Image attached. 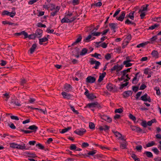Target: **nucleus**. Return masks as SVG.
<instances>
[{"instance_id": "55", "label": "nucleus", "mask_w": 161, "mask_h": 161, "mask_svg": "<svg viewBox=\"0 0 161 161\" xmlns=\"http://www.w3.org/2000/svg\"><path fill=\"white\" fill-rule=\"evenodd\" d=\"M70 107L71 110L75 114H79V112H78V111L77 110H75L73 106H70Z\"/></svg>"}, {"instance_id": "4", "label": "nucleus", "mask_w": 161, "mask_h": 161, "mask_svg": "<svg viewBox=\"0 0 161 161\" xmlns=\"http://www.w3.org/2000/svg\"><path fill=\"white\" fill-rule=\"evenodd\" d=\"M112 132L114 133L116 137H117L119 139L121 140H125L124 136H123L119 132L117 131H115L114 130H112Z\"/></svg>"}, {"instance_id": "25", "label": "nucleus", "mask_w": 161, "mask_h": 161, "mask_svg": "<svg viewBox=\"0 0 161 161\" xmlns=\"http://www.w3.org/2000/svg\"><path fill=\"white\" fill-rule=\"evenodd\" d=\"M36 47V44H34L32 46L30 49V52L31 54L32 53L35 51Z\"/></svg>"}, {"instance_id": "7", "label": "nucleus", "mask_w": 161, "mask_h": 161, "mask_svg": "<svg viewBox=\"0 0 161 161\" xmlns=\"http://www.w3.org/2000/svg\"><path fill=\"white\" fill-rule=\"evenodd\" d=\"M96 78L92 76H88L86 79V82L88 83H93L96 81Z\"/></svg>"}, {"instance_id": "52", "label": "nucleus", "mask_w": 161, "mask_h": 161, "mask_svg": "<svg viewBox=\"0 0 161 161\" xmlns=\"http://www.w3.org/2000/svg\"><path fill=\"white\" fill-rule=\"evenodd\" d=\"M105 58L107 60H108L111 58V55L110 53H107L105 56Z\"/></svg>"}, {"instance_id": "39", "label": "nucleus", "mask_w": 161, "mask_h": 161, "mask_svg": "<svg viewBox=\"0 0 161 161\" xmlns=\"http://www.w3.org/2000/svg\"><path fill=\"white\" fill-rule=\"evenodd\" d=\"M125 82L126 83H125L122 84L120 85L119 88V89H120L121 90L124 87L128 85L129 84V82L127 81Z\"/></svg>"}, {"instance_id": "45", "label": "nucleus", "mask_w": 161, "mask_h": 161, "mask_svg": "<svg viewBox=\"0 0 161 161\" xmlns=\"http://www.w3.org/2000/svg\"><path fill=\"white\" fill-rule=\"evenodd\" d=\"M96 150H93L89 152V153H87V154L88 155H92L93 156L94 154H96Z\"/></svg>"}, {"instance_id": "51", "label": "nucleus", "mask_w": 161, "mask_h": 161, "mask_svg": "<svg viewBox=\"0 0 161 161\" xmlns=\"http://www.w3.org/2000/svg\"><path fill=\"white\" fill-rule=\"evenodd\" d=\"M36 146L41 149H43L44 148V147L40 143L36 144Z\"/></svg>"}, {"instance_id": "36", "label": "nucleus", "mask_w": 161, "mask_h": 161, "mask_svg": "<svg viewBox=\"0 0 161 161\" xmlns=\"http://www.w3.org/2000/svg\"><path fill=\"white\" fill-rule=\"evenodd\" d=\"M89 128L91 129H94L95 128V125L92 122H90L89 123Z\"/></svg>"}, {"instance_id": "22", "label": "nucleus", "mask_w": 161, "mask_h": 161, "mask_svg": "<svg viewBox=\"0 0 161 161\" xmlns=\"http://www.w3.org/2000/svg\"><path fill=\"white\" fill-rule=\"evenodd\" d=\"M106 75V72H104L101 74L99 76V79L98 80V82L99 83L102 81L103 79V78Z\"/></svg>"}, {"instance_id": "27", "label": "nucleus", "mask_w": 161, "mask_h": 161, "mask_svg": "<svg viewBox=\"0 0 161 161\" xmlns=\"http://www.w3.org/2000/svg\"><path fill=\"white\" fill-rule=\"evenodd\" d=\"M109 26L111 30H113L114 32H115V30L116 29V25L114 23H110L109 24Z\"/></svg>"}, {"instance_id": "61", "label": "nucleus", "mask_w": 161, "mask_h": 161, "mask_svg": "<svg viewBox=\"0 0 161 161\" xmlns=\"http://www.w3.org/2000/svg\"><path fill=\"white\" fill-rule=\"evenodd\" d=\"M138 89L139 87L138 86H132V90L135 92H136L138 91Z\"/></svg>"}, {"instance_id": "15", "label": "nucleus", "mask_w": 161, "mask_h": 161, "mask_svg": "<svg viewBox=\"0 0 161 161\" xmlns=\"http://www.w3.org/2000/svg\"><path fill=\"white\" fill-rule=\"evenodd\" d=\"M130 128L132 130H136L137 132H141L142 131V129L140 128L135 126H131Z\"/></svg>"}, {"instance_id": "3", "label": "nucleus", "mask_w": 161, "mask_h": 161, "mask_svg": "<svg viewBox=\"0 0 161 161\" xmlns=\"http://www.w3.org/2000/svg\"><path fill=\"white\" fill-rule=\"evenodd\" d=\"M90 63L91 64H95V66H94L93 68L95 69H98V67L100 64V63L99 62L95 60L93 58H91L90 59Z\"/></svg>"}, {"instance_id": "24", "label": "nucleus", "mask_w": 161, "mask_h": 161, "mask_svg": "<svg viewBox=\"0 0 161 161\" xmlns=\"http://www.w3.org/2000/svg\"><path fill=\"white\" fill-rule=\"evenodd\" d=\"M123 141V143H120V147L122 149H126V143L127 142L125 141V139Z\"/></svg>"}, {"instance_id": "28", "label": "nucleus", "mask_w": 161, "mask_h": 161, "mask_svg": "<svg viewBox=\"0 0 161 161\" xmlns=\"http://www.w3.org/2000/svg\"><path fill=\"white\" fill-rule=\"evenodd\" d=\"M48 40L47 38L46 37H43L42 38L39 39V43L40 45L42 44V42L47 41Z\"/></svg>"}, {"instance_id": "1", "label": "nucleus", "mask_w": 161, "mask_h": 161, "mask_svg": "<svg viewBox=\"0 0 161 161\" xmlns=\"http://www.w3.org/2000/svg\"><path fill=\"white\" fill-rule=\"evenodd\" d=\"M23 145V146H21L14 143H12L10 144V147L12 148H16L20 149H26L25 147V144H24Z\"/></svg>"}, {"instance_id": "34", "label": "nucleus", "mask_w": 161, "mask_h": 161, "mask_svg": "<svg viewBox=\"0 0 161 161\" xmlns=\"http://www.w3.org/2000/svg\"><path fill=\"white\" fill-rule=\"evenodd\" d=\"M151 54L153 57L156 58L158 56V53L157 51L153 50Z\"/></svg>"}, {"instance_id": "19", "label": "nucleus", "mask_w": 161, "mask_h": 161, "mask_svg": "<svg viewBox=\"0 0 161 161\" xmlns=\"http://www.w3.org/2000/svg\"><path fill=\"white\" fill-rule=\"evenodd\" d=\"M109 129V127L107 125H105L103 126H100L99 127V129L101 131L104 130L106 131L108 130Z\"/></svg>"}, {"instance_id": "10", "label": "nucleus", "mask_w": 161, "mask_h": 161, "mask_svg": "<svg viewBox=\"0 0 161 161\" xmlns=\"http://www.w3.org/2000/svg\"><path fill=\"white\" fill-rule=\"evenodd\" d=\"M144 73L146 75H148L147 78H149L151 77V75L153 74V72L151 71L149 69L147 68L145 69Z\"/></svg>"}, {"instance_id": "53", "label": "nucleus", "mask_w": 161, "mask_h": 161, "mask_svg": "<svg viewBox=\"0 0 161 161\" xmlns=\"http://www.w3.org/2000/svg\"><path fill=\"white\" fill-rule=\"evenodd\" d=\"M141 125L143 127L146 128L147 127V124L146 121H143L141 123Z\"/></svg>"}, {"instance_id": "21", "label": "nucleus", "mask_w": 161, "mask_h": 161, "mask_svg": "<svg viewBox=\"0 0 161 161\" xmlns=\"http://www.w3.org/2000/svg\"><path fill=\"white\" fill-rule=\"evenodd\" d=\"M71 86L69 84H66L64 87V91L67 92H69L71 90Z\"/></svg>"}, {"instance_id": "50", "label": "nucleus", "mask_w": 161, "mask_h": 161, "mask_svg": "<svg viewBox=\"0 0 161 161\" xmlns=\"http://www.w3.org/2000/svg\"><path fill=\"white\" fill-rule=\"evenodd\" d=\"M125 24H131L132 25H135V23L132 22L131 21H130L128 19H127V20L125 21Z\"/></svg>"}, {"instance_id": "23", "label": "nucleus", "mask_w": 161, "mask_h": 161, "mask_svg": "<svg viewBox=\"0 0 161 161\" xmlns=\"http://www.w3.org/2000/svg\"><path fill=\"white\" fill-rule=\"evenodd\" d=\"M28 129L33 130L34 132H36L38 129V127L35 125H33L29 126Z\"/></svg>"}, {"instance_id": "9", "label": "nucleus", "mask_w": 161, "mask_h": 161, "mask_svg": "<svg viewBox=\"0 0 161 161\" xmlns=\"http://www.w3.org/2000/svg\"><path fill=\"white\" fill-rule=\"evenodd\" d=\"M100 116L101 118L107 121L108 122L110 123L112 122V119L110 117L105 115H100Z\"/></svg>"}, {"instance_id": "40", "label": "nucleus", "mask_w": 161, "mask_h": 161, "mask_svg": "<svg viewBox=\"0 0 161 161\" xmlns=\"http://www.w3.org/2000/svg\"><path fill=\"white\" fill-rule=\"evenodd\" d=\"M71 127H68L67 128L63 129L62 130V131L60 132L61 133L63 134L67 131L71 129Z\"/></svg>"}, {"instance_id": "30", "label": "nucleus", "mask_w": 161, "mask_h": 161, "mask_svg": "<svg viewBox=\"0 0 161 161\" xmlns=\"http://www.w3.org/2000/svg\"><path fill=\"white\" fill-rule=\"evenodd\" d=\"M129 61H124L123 64L124 65H125V66L127 67L131 66L132 65V64L130 63Z\"/></svg>"}, {"instance_id": "63", "label": "nucleus", "mask_w": 161, "mask_h": 161, "mask_svg": "<svg viewBox=\"0 0 161 161\" xmlns=\"http://www.w3.org/2000/svg\"><path fill=\"white\" fill-rule=\"evenodd\" d=\"M147 44V43H140L136 47H137V48H140L141 47H143L144 46H145V45H146V44Z\"/></svg>"}, {"instance_id": "5", "label": "nucleus", "mask_w": 161, "mask_h": 161, "mask_svg": "<svg viewBox=\"0 0 161 161\" xmlns=\"http://www.w3.org/2000/svg\"><path fill=\"white\" fill-rule=\"evenodd\" d=\"M87 106L88 107L90 108L94 107H96L99 108H101L100 104H99L97 102L88 103Z\"/></svg>"}, {"instance_id": "59", "label": "nucleus", "mask_w": 161, "mask_h": 161, "mask_svg": "<svg viewBox=\"0 0 161 161\" xmlns=\"http://www.w3.org/2000/svg\"><path fill=\"white\" fill-rule=\"evenodd\" d=\"M56 7L53 4H51V7H50V10L51 11H53L54 10H55L56 9Z\"/></svg>"}, {"instance_id": "62", "label": "nucleus", "mask_w": 161, "mask_h": 161, "mask_svg": "<svg viewBox=\"0 0 161 161\" xmlns=\"http://www.w3.org/2000/svg\"><path fill=\"white\" fill-rule=\"evenodd\" d=\"M93 5L96 7H100L102 5V3L100 2H99L97 3H94Z\"/></svg>"}, {"instance_id": "54", "label": "nucleus", "mask_w": 161, "mask_h": 161, "mask_svg": "<svg viewBox=\"0 0 161 161\" xmlns=\"http://www.w3.org/2000/svg\"><path fill=\"white\" fill-rule=\"evenodd\" d=\"M92 36V34L89 35L84 40V41H85L86 42H87L88 41L91 39Z\"/></svg>"}, {"instance_id": "48", "label": "nucleus", "mask_w": 161, "mask_h": 161, "mask_svg": "<svg viewBox=\"0 0 161 161\" xmlns=\"http://www.w3.org/2000/svg\"><path fill=\"white\" fill-rule=\"evenodd\" d=\"M129 117L130 119L134 121H135L136 120V118L135 116L132 115L131 114H130Z\"/></svg>"}, {"instance_id": "57", "label": "nucleus", "mask_w": 161, "mask_h": 161, "mask_svg": "<svg viewBox=\"0 0 161 161\" xmlns=\"http://www.w3.org/2000/svg\"><path fill=\"white\" fill-rule=\"evenodd\" d=\"M76 147L75 144H71L70 147V149L71 150H75L76 148Z\"/></svg>"}, {"instance_id": "6", "label": "nucleus", "mask_w": 161, "mask_h": 161, "mask_svg": "<svg viewBox=\"0 0 161 161\" xmlns=\"http://www.w3.org/2000/svg\"><path fill=\"white\" fill-rule=\"evenodd\" d=\"M141 99L144 101H148L149 102H151V99L150 96H148L147 93L141 96Z\"/></svg>"}, {"instance_id": "2", "label": "nucleus", "mask_w": 161, "mask_h": 161, "mask_svg": "<svg viewBox=\"0 0 161 161\" xmlns=\"http://www.w3.org/2000/svg\"><path fill=\"white\" fill-rule=\"evenodd\" d=\"M123 67V65L122 64L119 65L118 64H116L111 68V71H113L116 70V71L118 72L121 70Z\"/></svg>"}, {"instance_id": "44", "label": "nucleus", "mask_w": 161, "mask_h": 161, "mask_svg": "<svg viewBox=\"0 0 161 161\" xmlns=\"http://www.w3.org/2000/svg\"><path fill=\"white\" fill-rule=\"evenodd\" d=\"M154 89L156 91V94L157 95H159L160 94V92L159 87H155L154 88Z\"/></svg>"}, {"instance_id": "47", "label": "nucleus", "mask_w": 161, "mask_h": 161, "mask_svg": "<svg viewBox=\"0 0 161 161\" xmlns=\"http://www.w3.org/2000/svg\"><path fill=\"white\" fill-rule=\"evenodd\" d=\"M11 103L17 106H21V104L18 101H12Z\"/></svg>"}, {"instance_id": "31", "label": "nucleus", "mask_w": 161, "mask_h": 161, "mask_svg": "<svg viewBox=\"0 0 161 161\" xmlns=\"http://www.w3.org/2000/svg\"><path fill=\"white\" fill-rule=\"evenodd\" d=\"M147 156L148 158H152L153 157V154L150 152L146 151L144 153Z\"/></svg>"}, {"instance_id": "43", "label": "nucleus", "mask_w": 161, "mask_h": 161, "mask_svg": "<svg viewBox=\"0 0 161 161\" xmlns=\"http://www.w3.org/2000/svg\"><path fill=\"white\" fill-rule=\"evenodd\" d=\"M88 98L91 99H93L94 98H96V97L93 94L91 93L88 96Z\"/></svg>"}, {"instance_id": "20", "label": "nucleus", "mask_w": 161, "mask_h": 161, "mask_svg": "<svg viewBox=\"0 0 161 161\" xmlns=\"http://www.w3.org/2000/svg\"><path fill=\"white\" fill-rule=\"evenodd\" d=\"M78 38L77 39L75 42L73 43L72 46H74L75 45H76L77 43H79L80 42L82 39V36L80 34L78 35Z\"/></svg>"}, {"instance_id": "26", "label": "nucleus", "mask_w": 161, "mask_h": 161, "mask_svg": "<svg viewBox=\"0 0 161 161\" xmlns=\"http://www.w3.org/2000/svg\"><path fill=\"white\" fill-rule=\"evenodd\" d=\"M2 23L4 25L8 24L9 25H13L14 26H15L18 25L17 24L11 22H8L6 21H3Z\"/></svg>"}, {"instance_id": "13", "label": "nucleus", "mask_w": 161, "mask_h": 161, "mask_svg": "<svg viewBox=\"0 0 161 161\" xmlns=\"http://www.w3.org/2000/svg\"><path fill=\"white\" fill-rule=\"evenodd\" d=\"M61 94L63 96V97L64 98L70 99L72 97V95L71 94H68L66 92H62Z\"/></svg>"}, {"instance_id": "38", "label": "nucleus", "mask_w": 161, "mask_h": 161, "mask_svg": "<svg viewBox=\"0 0 161 161\" xmlns=\"http://www.w3.org/2000/svg\"><path fill=\"white\" fill-rule=\"evenodd\" d=\"M146 7H144L143 6H142V7L141 8H142V9H140L139 10V13L140 12H142L145 11H146L147 10V8L148 6V4H146Z\"/></svg>"}, {"instance_id": "18", "label": "nucleus", "mask_w": 161, "mask_h": 161, "mask_svg": "<svg viewBox=\"0 0 161 161\" xmlns=\"http://www.w3.org/2000/svg\"><path fill=\"white\" fill-rule=\"evenodd\" d=\"M60 7L58 6H57L56 7V9L55 10L52 11V12L51 13V15L52 16H54L56 15L57 13L58 12L60 9Z\"/></svg>"}, {"instance_id": "41", "label": "nucleus", "mask_w": 161, "mask_h": 161, "mask_svg": "<svg viewBox=\"0 0 161 161\" xmlns=\"http://www.w3.org/2000/svg\"><path fill=\"white\" fill-rule=\"evenodd\" d=\"M131 157L135 160V161L137 160V161H140L139 159L138 158L135 154H133L131 155Z\"/></svg>"}, {"instance_id": "11", "label": "nucleus", "mask_w": 161, "mask_h": 161, "mask_svg": "<svg viewBox=\"0 0 161 161\" xmlns=\"http://www.w3.org/2000/svg\"><path fill=\"white\" fill-rule=\"evenodd\" d=\"M42 31L40 29H37L36 31L35 36L36 37L39 38L42 36Z\"/></svg>"}, {"instance_id": "29", "label": "nucleus", "mask_w": 161, "mask_h": 161, "mask_svg": "<svg viewBox=\"0 0 161 161\" xmlns=\"http://www.w3.org/2000/svg\"><path fill=\"white\" fill-rule=\"evenodd\" d=\"M88 51V49L86 48H83L82 49L81 52L80 53V55H85L86 53Z\"/></svg>"}, {"instance_id": "56", "label": "nucleus", "mask_w": 161, "mask_h": 161, "mask_svg": "<svg viewBox=\"0 0 161 161\" xmlns=\"http://www.w3.org/2000/svg\"><path fill=\"white\" fill-rule=\"evenodd\" d=\"M37 26L39 27H46V25H45L41 23H38L37 24Z\"/></svg>"}, {"instance_id": "42", "label": "nucleus", "mask_w": 161, "mask_h": 161, "mask_svg": "<svg viewBox=\"0 0 161 161\" xmlns=\"http://www.w3.org/2000/svg\"><path fill=\"white\" fill-rule=\"evenodd\" d=\"M101 34V32H92V31L91 34L92 36H99Z\"/></svg>"}, {"instance_id": "35", "label": "nucleus", "mask_w": 161, "mask_h": 161, "mask_svg": "<svg viewBox=\"0 0 161 161\" xmlns=\"http://www.w3.org/2000/svg\"><path fill=\"white\" fill-rule=\"evenodd\" d=\"M155 145V143L153 141H152L150 142H148L146 144V147H152Z\"/></svg>"}, {"instance_id": "49", "label": "nucleus", "mask_w": 161, "mask_h": 161, "mask_svg": "<svg viewBox=\"0 0 161 161\" xmlns=\"http://www.w3.org/2000/svg\"><path fill=\"white\" fill-rule=\"evenodd\" d=\"M123 111V110L122 108H119V109H116L115 110V113H121Z\"/></svg>"}, {"instance_id": "16", "label": "nucleus", "mask_w": 161, "mask_h": 161, "mask_svg": "<svg viewBox=\"0 0 161 161\" xmlns=\"http://www.w3.org/2000/svg\"><path fill=\"white\" fill-rule=\"evenodd\" d=\"M15 35L20 36L22 35L24 36V38H26L27 37V33L25 31H23L20 32L16 33H14Z\"/></svg>"}, {"instance_id": "60", "label": "nucleus", "mask_w": 161, "mask_h": 161, "mask_svg": "<svg viewBox=\"0 0 161 161\" xmlns=\"http://www.w3.org/2000/svg\"><path fill=\"white\" fill-rule=\"evenodd\" d=\"M27 154L28 155V156L30 157L35 158V157H36L35 154L33 153H28Z\"/></svg>"}, {"instance_id": "17", "label": "nucleus", "mask_w": 161, "mask_h": 161, "mask_svg": "<svg viewBox=\"0 0 161 161\" xmlns=\"http://www.w3.org/2000/svg\"><path fill=\"white\" fill-rule=\"evenodd\" d=\"M115 86L111 83H109L107 86L106 87L107 89L110 92L113 91Z\"/></svg>"}, {"instance_id": "64", "label": "nucleus", "mask_w": 161, "mask_h": 161, "mask_svg": "<svg viewBox=\"0 0 161 161\" xmlns=\"http://www.w3.org/2000/svg\"><path fill=\"white\" fill-rule=\"evenodd\" d=\"M136 149L139 151L141 152L142 149V147L141 145H139L136 146Z\"/></svg>"}, {"instance_id": "32", "label": "nucleus", "mask_w": 161, "mask_h": 161, "mask_svg": "<svg viewBox=\"0 0 161 161\" xmlns=\"http://www.w3.org/2000/svg\"><path fill=\"white\" fill-rule=\"evenodd\" d=\"M135 11H132L127 16L132 20H133L134 18V14Z\"/></svg>"}, {"instance_id": "12", "label": "nucleus", "mask_w": 161, "mask_h": 161, "mask_svg": "<svg viewBox=\"0 0 161 161\" xmlns=\"http://www.w3.org/2000/svg\"><path fill=\"white\" fill-rule=\"evenodd\" d=\"M132 93L133 92L131 91H127L124 92L122 95L124 98H126L131 95Z\"/></svg>"}, {"instance_id": "37", "label": "nucleus", "mask_w": 161, "mask_h": 161, "mask_svg": "<svg viewBox=\"0 0 161 161\" xmlns=\"http://www.w3.org/2000/svg\"><path fill=\"white\" fill-rule=\"evenodd\" d=\"M131 69V68H128L127 69L123 70V71H121V72L123 73V75H125L127 73L130 72V69Z\"/></svg>"}, {"instance_id": "14", "label": "nucleus", "mask_w": 161, "mask_h": 161, "mask_svg": "<svg viewBox=\"0 0 161 161\" xmlns=\"http://www.w3.org/2000/svg\"><path fill=\"white\" fill-rule=\"evenodd\" d=\"M125 12L123 11L121 12V14L120 15L119 17H116V19L120 21H123L125 15Z\"/></svg>"}, {"instance_id": "33", "label": "nucleus", "mask_w": 161, "mask_h": 161, "mask_svg": "<svg viewBox=\"0 0 161 161\" xmlns=\"http://www.w3.org/2000/svg\"><path fill=\"white\" fill-rule=\"evenodd\" d=\"M61 22L62 23H71V21H70V20H69V19H65L64 18L62 19L61 20Z\"/></svg>"}, {"instance_id": "58", "label": "nucleus", "mask_w": 161, "mask_h": 161, "mask_svg": "<svg viewBox=\"0 0 161 161\" xmlns=\"http://www.w3.org/2000/svg\"><path fill=\"white\" fill-rule=\"evenodd\" d=\"M89 144L87 142H83L81 145V147L83 148H85L88 147Z\"/></svg>"}, {"instance_id": "46", "label": "nucleus", "mask_w": 161, "mask_h": 161, "mask_svg": "<svg viewBox=\"0 0 161 161\" xmlns=\"http://www.w3.org/2000/svg\"><path fill=\"white\" fill-rule=\"evenodd\" d=\"M29 38L30 39H34L35 38H36V36H35V34H31L28 36L27 34V37Z\"/></svg>"}, {"instance_id": "8", "label": "nucleus", "mask_w": 161, "mask_h": 161, "mask_svg": "<svg viewBox=\"0 0 161 161\" xmlns=\"http://www.w3.org/2000/svg\"><path fill=\"white\" fill-rule=\"evenodd\" d=\"M86 131L85 129H77L74 131V132L80 136L83 135L84 133Z\"/></svg>"}]
</instances>
